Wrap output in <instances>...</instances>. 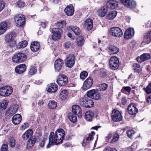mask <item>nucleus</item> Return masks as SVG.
I'll return each instance as SVG.
<instances>
[{
	"instance_id": "nucleus-46",
	"label": "nucleus",
	"mask_w": 151,
	"mask_h": 151,
	"mask_svg": "<svg viewBox=\"0 0 151 151\" xmlns=\"http://www.w3.org/2000/svg\"><path fill=\"white\" fill-rule=\"evenodd\" d=\"M119 135L117 133H115L111 141V143H114L116 142L119 138Z\"/></svg>"
},
{
	"instance_id": "nucleus-38",
	"label": "nucleus",
	"mask_w": 151,
	"mask_h": 151,
	"mask_svg": "<svg viewBox=\"0 0 151 151\" xmlns=\"http://www.w3.org/2000/svg\"><path fill=\"white\" fill-rule=\"evenodd\" d=\"M117 14L116 11H112L109 12L106 16V18L108 19H112L114 18Z\"/></svg>"
},
{
	"instance_id": "nucleus-24",
	"label": "nucleus",
	"mask_w": 151,
	"mask_h": 151,
	"mask_svg": "<svg viewBox=\"0 0 151 151\" xmlns=\"http://www.w3.org/2000/svg\"><path fill=\"white\" fill-rule=\"evenodd\" d=\"M8 28V23L3 22L0 24V35L4 34L7 30Z\"/></svg>"
},
{
	"instance_id": "nucleus-54",
	"label": "nucleus",
	"mask_w": 151,
	"mask_h": 151,
	"mask_svg": "<svg viewBox=\"0 0 151 151\" xmlns=\"http://www.w3.org/2000/svg\"><path fill=\"white\" fill-rule=\"evenodd\" d=\"M1 151H8V145L6 144H3L1 148Z\"/></svg>"
},
{
	"instance_id": "nucleus-11",
	"label": "nucleus",
	"mask_w": 151,
	"mask_h": 151,
	"mask_svg": "<svg viewBox=\"0 0 151 151\" xmlns=\"http://www.w3.org/2000/svg\"><path fill=\"white\" fill-rule=\"evenodd\" d=\"M66 66L69 68H71L75 62V57L73 54H69L66 57L65 59Z\"/></svg>"
},
{
	"instance_id": "nucleus-50",
	"label": "nucleus",
	"mask_w": 151,
	"mask_h": 151,
	"mask_svg": "<svg viewBox=\"0 0 151 151\" xmlns=\"http://www.w3.org/2000/svg\"><path fill=\"white\" fill-rule=\"evenodd\" d=\"M9 145L11 147H14L15 145V140L13 137H12L9 142Z\"/></svg>"
},
{
	"instance_id": "nucleus-41",
	"label": "nucleus",
	"mask_w": 151,
	"mask_h": 151,
	"mask_svg": "<svg viewBox=\"0 0 151 151\" xmlns=\"http://www.w3.org/2000/svg\"><path fill=\"white\" fill-rule=\"evenodd\" d=\"M27 45V42L26 41L24 40L19 42L17 45L18 49L23 48L25 47Z\"/></svg>"
},
{
	"instance_id": "nucleus-3",
	"label": "nucleus",
	"mask_w": 151,
	"mask_h": 151,
	"mask_svg": "<svg viewBox=\"0 0 151 151\" xmlns=\"http://www.w3.org/2000/svg\"><path fill=\"white\" fill-rule=\"evenodd\" d=\"M79 102L80 104L82 106L88 108L93 107L94 105L93 101L86 97L81 98L79 100Z\"/></svg>"
},
{
	"instance_id": "nucleus-16",
	"label": "nucleus",
	"mask_w": 151,
	"mask_h": 151,
	"mask_svg": "<svg viewBox=\"0 0 151 151\" xmlns=\"http://www.w3.org/2000/svg\"><path fill=\"white\" fill-rule=\"evenodd\" d=\"M93 27V21L91 19H87L84 22L83 27L86 30H90Z\"/></svg>"
},
{
	"instance_id": "nucleus-10",
	"label": "nucleus",
	"mask_w": 151,
	"mask_h": 151,
	"mask_svg": "<svg viewBox=\"0 0 151 151\" xmlns=\"http://www.w3.org/2000/svg\"><path fill=\"white\" fill-rule=\"evenodd\" d=\"M111 116L112 119L115 122H119L122 120V118L121 113L117 110H113Z\"/></svg>"
},
{
	"instance_id": "nucleus-49",
	"label": "nucleus",
	"mask_w": 151,
	"mask_h": 151,
	"mask_svg": "<svg viewBox=\"0 0 151 151\" xmlns=\"http://www.w3.org/2000/svg\"><path fill=\"white\" fill-rule=\"evenodd\" d=\"M108 87V85L105 83H102L100 84L99 86V89L101 91H104Z\"/></svg>"
},
{
	"instance_id": "nucleus-44",
	"label": "nucleus",
	"mask_w": 151,
	"mask_h": 151,
	"mask_svg": "<svg viewBox=\"0 0 151 151\" xmlns=\"http://www.w3.org/2000/svg\"><path fill=\"white\" fill-rule=\"evenodd\" d=\"M71 29L73 31L75 35H79L81 32V30L77 26H73L70 27Z\"/></svg>"
},
{
	"instance_id": "nucleus-31",
	"label": "nucleus",
	"mask_w": 151,
	"mask_h": 151,
	"mask_svg": "<svg viewBox=\"0 0 151 151\" xmlns=\"http://www.w3.org/2000/svg\"><path fill=\"white\" fill-rule=\"evenodd\" d=\"M108 52L110 54L117 53L119 51V48L114 46H109L108 47Z\"/></svg>"
},
{
	"instance_id": "nucleus-9",
	"label": "nucleus",
	"mask_w": 151,
	"mask_h": 151,
	"mask_svg": "<svg viewBox=\"0 0 151 151\" xmlns=\"http://www.w3.org/2000/svg\"><path fill=\"white\" fill-rule=\"evenodd\" d=\"M68 81V77L63 74H61L58 76L57 82L60 86H62L66 85Z\"/></svg>"
},
{
	"instance_id": "nucleus-55",
	"label": "nucleus",
	"mask_w": 151,
	"mask_h": 151,
	"mask_svg": "<svg viewBox=\"0 0 151 151\" xmlns=\"http://www.w3.org/2000/svg\"><path fill=\"white\" fill-rule=\"evenodd\" d=\"M124 90L129 92L131 91V88L129 86L124 87L122 90V91L123 92Z\"/></svg>"
},
{
	"instance_id": "nucleus-17",
	"label": "nucleus",
	"mask_w": 151,
	"mask_h": 151,
	"mask_svg": "<svg viewBox=\"0 0 151 151\" xmlns=\"http://www.w3.org/2000/svg\"><path fill=\"white\" fill-rule=\"evenodd\" d=\"M63 60L60 59H58L55 61L54 68L55 71H59L61 69L63 65Z\"/></svg>"
},
{
	"instance_id": "nucleus-62",
	"label": "nucleus",
	"mask_w": 151,
	"mask_h": 151,
	"mask_svg": "<svg viewBox=\"0 0 151 151\" xmlns=\"http://www.w3.org/2000/svg\"><path fill=\"white\" fill-rule=\"evenodd\" d=\"M44 102L42 100H40L38 101V105L40 106L43 105Z\"/></svg>"
},
{
	"instance_id": "nucleus-64",
	"label": "nucleus",
	"mask_w": 151,
	"mask_h": 151,
	"mask_svg": "<svg viewBox=\"0 0 151 151\" xmlns=\"http://www.w3.org/2000/svg\"><path fill=\"white\" fill-rule=\"evenodd\" d=\"M107 150L108 151H117V150L114 148L108 147Z\"/></svg>"
},
{
	"instance_id": "nucleus-8",
	"label": "nucleus",
	"mask_w": 151,
	"mask_h": 151,
	"mask_svg": "<svg viewBox=\"0 0 151 151\" xmlns=\"http://www.w3.org/2000/svg\"><path fill=\"white\" fill-rule=\"evenodd\" d=\"M87 96L89 98L96 100L101 99V95L98 91L95 89H93L88 91L87 93Z\"/></svg>"
},
{
	"instance_id": "nucleus-36",
	"label": "nucleus",
	"mask_w": 151,
	"mask_h": 151,
	"mask_svg": "<svg viewBox=\"0 0 151 151\" xmlns=\"http://www.w3.org/2000/svg\"><path fill=\"white\" fill-rule=\"evenodd\" d=\"M33 133V132L32 130H28L22 135V138L24 140H27L32 136Z\"/></svg>"
},
{
	"instance_id": "nucleus-52",
	"label": "nucleus",
	"mask_w": 151,
	"mask_h": 151,
	"mask_svg": "<svg viewBox=\"0 0 151 151\" xmlns=\"http://www.w3.org/2000/svg\"><path fill=\"white\" fill-rule=\"evenodd\" d=\"M17 6L19 8L23 7L24 6V3L22 1L19 0L17 3Z\"/></svg>"
},
{
	"instance_id": "nucleus-22",
	"label": "nucleus",
	"mask_w": 151,
	"mask_h": 151,
	"mask_svg": "<svg viewBox=\"0 0 151 151\" xmlns=\"http://www.w3.org/2000/svg\"><path fill=\"white\" fill-rule=\"evenodd\" d=\"M128 110L129 114L132 115L136 114L138 111V109L133 104H131L128 106Z\"/></svg>"
},
{
	"instance_id": "nucleus-43",
	"label": "nucleus",
	"mask_w": 151,
	"mask_h": 151,
	"mask_svg": "<svg viewBox=\"0 0 151 151\" xmlns=\"http://www.w3.org/2000/svg\"><path fill=\"white\" fill-rule=\"evenodd\" d=\"M8 103V101L6 100H3L0 103V108L2 110L6 109Z\"/></svg>"
},
{
	"instance_id": "nucleus-56",
	"label": "nucleus",
	"mask_w": 151,
	"mask_h": 151,
	"mask_svg": "<svg viewBox=\"0 0 151 151\" xmlns=\"http://www.w3.org/2000/svg\"><path fill=\"white\" fill-rule=\"evenodd\" d=\"M5 4L4 2L0 1V12H1L4 8Z\"/></svg>"
},
{
	"instance_id": "nucleus-19",
	"label": "nucleus",
	"mask_w": 151,
	"mask_h": 151,
	"mask_svg": "<svg viewBox=\"0 0 151 151\" xmlns=\"http://www.w3.org/2000/svg\"><path fill=\"white\" fill-rule=\"evenodd\" d=\"M95 134V132L93 131H92L91 133L87 134L86 135V138L83 140L82 145L85 146L87 144H88L93 139V136Z\"/></svg>"
},
{
	"instance_id": "nucleus-7",
	"label": "nucleus",
	"mask_w": 151,
	"mask_h": 151,
	"mask_svg": "<svg viewBox=\"0 0 151 151\" xmlns=\"http://www.w3.org/2000/svg\"><path fill=\"white\" fill-rule=\"evenodd\" d=\"M13 91L12 88L11 86H6L0 88V95L6 96L11 94Z\"/></svg>"
},
{
	"instance_id": "nucleus-35",
	"label": "nucleus",
	"mask_w": 151,
	"mask_h": 151,
	"mask_svg": "<svg viewBox=\"0 0 151 151\" xmlns=\"http://www.w3.org/2000/svg\"><path fill=\"white\" fill-rule=\"evenodd\" d=\"M17 109V106H12L8 109L6 112L9 114V116H12L16 112Z\"/></svg>"
},
{
	"instance_id": "nucleus-1",
	"label": "nucleus",
	"mask_w": 151,
	"mask_h": 151,
	"mask_svg": "<svg viewBox=\"0 0 151 151\" xmlns=\"http://www.w3.org/2000/svg\"><path fill=\"white\" fill-rule=\"evenodd\" d=\"M65 135V132L62 129H57L55 133L50 132L49 136L48 143L47 147L49 148L52 145H58L62 143Z\"/></svg>"
},
{
	"instance_id": "nucleus-33",
	"label": "nucleus",
	"mask_w": 151,
	"mask_h": 151,
	"mask_svg": "<svg viewBox=\"0 0 151 151\" xmlns=\"http://www.w3.org/2000/svg\"><path fill=\"white\" fill-rule=\"evenodd\" d=\"M58 88V86L55 83H51L47 89L49 92L53 93L57 91Z\"/></svg>"
},
{
	"instance_id": "nucleus-34",
	"label": "nucleus",
	"mask_w": 151,
	"mask_h": 151,
	"mask_svg": "<svg viewBox=\"0 0 151 151\" xmlns=\"http://www.w3.org/2000/svg\"><path fill=\"white\" fill-rule=\"evenodd\" d=\"M68 94V92L67 90H63L60 91V98L62 100H65L67 99Z\"/></svg>"
},
{
	"instance_id": "nucleus-42",
	"label": "nucleus",
	"mask_w": 151,
	"mask_h": 151,
	"mask_svg": "<svg viewBox=\"0 0 151 151\" xmlns=\"http://www.w3.org/2000/svg\"><path fill=\"white\" fill-rule=\"evenodd\" d=\"M49 108L50 109H54L57 106V103L55 101L52 100L50 101L48 104Z\"/></svg>"
},
{
	"instance_id": "nucleus-29",
	"label": "nucleus",
	"mask_w": 151,
	"mask_h": 151,
	"mask_svg": "<svg viewBox=\"0 0 151 151\" xmlns=\"http://www.w3.org/2000/svg\"><path fill=\"white\" fill-rule=\"evenodd\" d=\"M15 34L12 32H10L7 34L5 36V39L8 42H12V40L15 37Z\"/></svg>"
},
{
	"instance_id": "nucleus-27",
	"label": "nucleus",
	"mask_w": 151,
	"mask_h": 151,
	"mask_svg": "<svg viewBox=\"0 0 151 151\" xmlns=\"http://www.w3.org/2000/svg\"><path fill=\"white\" fill-rule=\"evenodd\" d=\"M107 11V7L103 6L100 8L98 9L97 13L99 16L102 17L105 16Z\"/></svg>"
},
{
	"instance_id": "nucleus-39",
	"label": "nucleus",
	"mask_w": 151,
	"mask_h": 151,
	"mask_svg": "<svg viewBox=\"0 0 151 151\" xmlns=\"http://www.w3.org/2000/svg\"><path fill=\"white\" fill-rule=\"evenodd\" d=\"M132 67L133 70L135 72L141 73L142 72V68L140 67V65L139 64L137 63H133Z\"/></svg>"
},
{
	"instance_id": "nucleus-57",
	"label": "nucleus",
	"mask_w": 151,
	"mask_h": 151,
	"mask_svg": "<svg viewBox=\"0 0 151 151\" xmlns=\"http://www.w3.org/2000/svg\"><path fill=\"white\" fill-rule=\"evenodd\" d=\"M137 142H134L132 144L131 147H130L131 149H132V150H134L137 147Z\"/></svg>"
},
{
	"instance_id": "nucleus-53",
	"label": "nucleus",
	"mask_w": 151,
	"mask_h": 151,
	"mask_svg": "<svg viewBox=\"0 0 151 151\" xmlns=\"http://www.w3.org/2000/svg\"><path fill=\"white\" fill-rule=\"evenodd\" d=\"M134 131L133 130H128L127 132V135L130 138H131L133 135L134 134Z\"/></svg>"
},
{
	"instance_id": "nucleus-15",
	"label": "nucleus",
	"mask_w": 151,
	"mask_h": 151,
	"mask_svg": "<svg viewBox=\"0 0 151 151\" xmlns=\"http://www.w3.org/2000/svg\"><path fill=\"white\" fill-rule=\"evenodd\" d=\"M121 1L124 6L129 8H134L136 6V2L133 0H121Z\"/></svg>"
},
{
	"instance_id": "nucleus-20",
	"label": "nucleus",
	"mask_w": 151,
	"mask_h": 151,
	"mask_svg": "<svg viewBox=\"0 0 151 151\" xmlns=\"http://www.w3.org/2000/svg\"><path fill=\"white\" fill-rule=\"evenodd\" d=\"M64 11L67 15L71 16L74 14V8L72 4H70L65 9Z\"/></svg>"
},
{
	"instance_id": "nucleus-30",
	"label": "nucleus",
	"mask_w": 151,
	"mask_h": 151,
	"mask_svg": "<svg viewBox=\"0 0 151 151\" xmlns=\"http://www.w3.org/2000/svg\"><path fill=\"white\" fill-rule=\"evenodd\" d=\"M94 114L91 111H86L85 114V119L88 121H91L94 116Z\"/></svg>"
},
{
	"instance_id": "nucleus-2",
	"label": "nucleus",
	"mask_w": 151,
	"mask_h": 151,
	"mask_svg": "<svg viewBox=\"0 0 151 151\" xmlns=\"http://www.w3.org/2000/svg\"><path fill=\"white\" fill-rule=\"evenodd\" d=\"M72 109L73 114H69L68 115V118L70 121L74 123L77 120L76 115L79 118L81 117V109L80 107L78 105H73Z\"/></svg>"
},
{
	"instance_id": "nucleus-26",
	"label": "nucleus",
	"mask_w": 151,
	"mask_h": 151,
	"mask_svg": "<svg viewBox=\"0 0 151 151\" xmlns=\"http://www.w3.org/2000/svg\"><path fill=\"white\" fill-rule=\"evenodd\" d=\"M106 5L108 8L114 9L118 7V4L116 1L111 0L107 2Z\"/></svg>"
},
{
	"instance_id": "nucleus-37",
	"label": "nucleus",
	"mask_w": 151,
	"mask_h": 151,
	"mask_svg": "<svg viewBox=\"0 0 151 151\" xmlns=\"http://www.w3.org/2000/svg\"><path fill=\"white\" fill-rule=\"evenodd\" d=\"M36 141V139L35 138H31L27 141V148L32 147L34 145Z\"/></svg>"
},
{
	"instance_id": "nucleus-14",
	"label": "nucleus",
	"mask_w": 151,
	"mask_h": 151,
	"mask_svg": "<svg viewBox=\"0 0 151 151\" xmlns=\"http://www.w3.org/2000/svg\"><path fill=\"white\" fill-rule=\"evenodd\" d=\"M93 83V81L92 78L90 77L88 78L83 83V90H86L90 88Z\"/></svg>"
},
{
	"instance_id": "nucleus-60",
	"label": "nucleus",
	"mask_w": 151,
	"mask_h": 151,
	"mask_svg": "<svg viewBox=\"0 0 151 151\" xmlns=\"http://www.w3.org/2000/svg\"><path fill=\"white\" fill-rule=\"evenodd\" d=\"M26 125H27V127H28V124L27 123H24L23 125H22L21 127V130L25 129L26 128Z\"/></svg>"
},
{
	"instance_id": "nucleus-4",
	"label": "nucleus",
	"mask_w": 151,
	"mask_h": 151,
	"mask_svg": "<svg viewBox=\"0 0 151 151\" xmlns=\"http://www.w3.org/2000/svg\"><path fill=\"white\" fill-rule=\"evenodd\" d=\"M109 65L110 68L113 70L118 69L119 67V60L116 56L111 57L109 61Z\"/></svg>"
},
{
	"instance_id": "nucleus-63",
	"label": "nucleus",
	"mask_w": 151,
	"mask_h": 151,
	"mask_svg": "<svg viewBox=\"0 0 151 151\" xmlns=\"http://www.w3.org/2000/svg\"><path fill=\"white\" fill-rule=\"evenodd\" d=\"M147 102L149 103H151V95L147 97L146 99Z\"/></svg>"
},
{
	"instance_id": "nucleus-32",
	"label": "nucleus",
	"mask_w": 151,
	"mask_h": 151,
	"mask_svg": "<svg viewBox=\"0 0 151 151\" xmlns=\"http://www.w3.org/2000/svg\"><path fill=\"white\" fill-rule=\"evenodd\" d=\"M143 42L146 44L151 42V31L148 32L145 34Z\"/></svg>"
},
{
	"instance_id": "nucleus-59",
	"label": "nucleus",
	"mask_w": 151,
	"mask_h": 151,
	"mask_svg": "<svg viewBox=\"0 0 151 151\" xmlns=\"http://www.w3.org/2000/svg\"><path fill=\"white\" fill-rule=\"evenodd\" d=\"M46 141H47V139H43L40 142V146L41 147H43L44 146L45 143Z\"/></svg>"
},
{
	"instance_id": "nucleus-18",
	"label": "nucleus",
	"mask_w": 151,
	"mask_h": 151,
	"mask_svg": "<svg viewBox=\"0 0 151 151\" xmlns=\"http://www.w3.org/2000/svg\"><path fill=\"white\" fill-rule=\"evenodd\" d=\"M134 31L132 28L127 29L125 32L124 37L125 39H129L131 38L134 35Z\"/></svg>"
},
{
	"instance_id": "nucleus-6",
	"label": "nucleus",
	"mask_w": 151,
	"mask_h": 151,
	"mask_svg": "<svg viewBox=\"0 0 151 151\" xmlns=\"http://www.w3.org/2000/svg\"><path fill=\"white\" fill-rule=\"evenodd\" d=\"M26 55L22 52H19L14 55L12 57V61L14 63H21L26 60Z\"/></svg>"
},
{
	"instance_id": "nucleus-5",
	"label": "nucleus",
	"mask_w": 151,
	"mask_h": 151,
	"mask_svg": "<svg viewBox=\"0 0 151 151\" xmlns=\"http://www.w3.org/2000/svg\"><path fill=\"white\" fill-rule=\"evenodd\" d=\"M109 32L110 35L115 37H120L122 36L123 35L122 29L118 27L111 28Z\"/></svg>"
},
{
	"instance_id": "nucleus-13",
	"label": "nucleus",
	"mask_w": 151,
	"mask_h": 151,
	"mask_svg": "<svg viewBox=\"0 0 151 151\" xmlns=\"http://www.w3.org/2000/svg\"><path fill=\"white\" fill-rule=\"evenodd\" d=\"M52 38L54 40H58L61 37L62 33V30L60 29L54 28L52 30Z\"/></svg>"
},
{
	"instance_id": "nucleus-25",
	"label": "nucleus",
	"mask_w": 151,
	"mask_h": 151,
	"mask_svg": "<svg viewBox=\"0 0 151 151\" xmlns=\"http://www.w3.org/2000/svg\"><path fill=\"white\" fill-rule=\"evenodd\" d=\"M22 120V116L19 114H17L14 115L12 119L13 123L15 125L19 124Z\"/></svg>"
},
{
	"instance_id": "nucleus-45",
	"label": "nucleus",
	"mask_w": 151,
	"mask_h": 151,
	"mask_svg": "<svg viewBox=\"0 0 151 151\" xmlns=\"http://www.w3.org/2000/svg\"><path fill=\"white\" fill-rule=\"evenodd\" d=\"M36 72V68L35 66H31L29 72V74L30 75H33L35 74Z\"/></svg>"
},
{
	"instance_id": "nucleus-47",
	"label": "nucleus",
	"mask_w": 151,
	"mask_h": 151,
	"mask_svg": "<svg viewBox=\"0 0 151 151\" xmlns=\"http://www.w3.org/2000/svg\"><path fill=\"white\" fill-rule=\"evenodd\" d=\"M88 76L87 72L85 71L81 72L80 74L81 79H85Z\"/></svg>"
},
{
	"instance_id": "nucleus-61",
	"label": "nucleus",
	"mask_w": 151,
	"mask_h": 151,
	"mask_svg": "<svg viewBox=\"0 0 151 151\" xmlns=\"http://www.w3.org/2000/svg\"><path fill=\"white\" fill-rule=\"evenodd\" d=\"M112 134L111 133H109L107 136H106L105 137L106 140V141H108V140H109V139L111 138L112 137Z\"/></svg>"
},
{
	"instance_id": "nucleus-28",
	"label": "nucleus",
	"mask_w": 151,
	"mask_h": 151,
	"mask_svg": "<svg viewBox=\"0 0 151 151\" xmlns=\"http://www.w3.org/2000/svg\"><path fill=\"white\" fill-rule=\"evenodd\" d=\"M40 44L37 42H34L31 43L30 48L32 51L35 52L38 51L40 49Z\"/></svg>"
},
{
	"instance_id": "nucleus-48",
	"label": "nucleus",
	"mask_w": 151,
	"mask_h": 151,
	"mask_svg": "<svg viewBox=\"0 0 151 151\" xmlns=\"http://www.w3.org/2000/svg\"><path fill=\"white\" fill-rule=\"evenodd\" d=\"M66 24L65 22L64 21H63L58 22L57 25L60 28H61L64 27Z\"/></svg>"
},
{
	"instance_id": "nucleus-23",
	"label": "nucleus",
	"mask_w": 151,
	"mask_h": 151,
	"mask_svg": "<svg viewBox=\"0 0 151 151\" xmlns=\"http://www.w3.org/2000/svg\"><path fill=\"white\" fill-rule=\"evenodd\" d=\"M150 56V54L148 53H144L138 57L137 60L139 62L142 63L144 61L149 59Z\"/></svg>"
},
{
	"instance_id": "nucleus-40",
	"label": "nucleus",
	"mask_w": 151,
	"mask_h": 151,
	"mask_svg": "<svg viewBox=\"0 0 151 151\" xmlns=\"http://www.w3.org/2000/svg\"><path fill=\"white\" fill-rule=\"evenodd\" d=\"M84 40L82 36L78 37L76 39V42L78 46H82L84 43Z\"/></svg>"
},
{
	"instance_id": "nucleus-51",
	"label": "nucleus",
	"mask_w": 151,
	"mask_h": 151,
	"mask_svg": "<svg viewBox=\"0 0 151 151\" xmlns=\"http://www.w3.org/2000/svg\"><path fill=\"white\" fill-rule=\"evenodd\" d=\"M146 92L147 93H151V83H149L148 85L147 86L146 88H144Z\"/></svg>"
},
{
	"instance_id": "nucleus-58",
	"label": "nucleus",
	"mask_w": 151,
	"mask_h": 151,
	"mask_svg": "<svg viewBox=\"0 0 151 151\" xmlns=\"http://www.w3.org/2000/svg\"><path fill=\"white\" fill-rule=\"evenodd\" d=\"M70 46L69 42H67L65 43L63 45V47L65 49H68L69 48Z\"/></svg>"
},
{
	"instance_id": "nucleus-12",
	"label": "nucleus",
	"mask_w": 151,
	"mask_h": 151,
	"mask_svg": "<svg viewBox=\"0 0 151 151\" xmlns=\"http://www.w3.org/2000/svg\"><path fill=\"white\" fill-rule=\"evenodd\" d=\"M14 20L16 26L17 27L23 26L25 23V18L24 16L21 15H16Z\"/></svg>"
},
{
	"instance_id": "nucleus-21",
	"label": "nucleus",
	"mask_w": 151,
	"mask_h": 151,
	"mask_svg": "<svg viewBox=\"0 0 151 151\" xmlns=\"http://www.w3.org/2000/svg\"><path fill=\"white\" fill-rule=\"evenodd\" d=\"M26 69V66L24 64H21L17 66L15 68V72L19 74L24 73Z\"/></svg>"
}]
</instances>
